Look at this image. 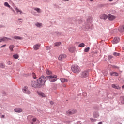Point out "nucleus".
<instances>
[{
  "mask_svg": "<svg viewBox=\"0 0 124 124\" xmlns=\"http://www.w3.org/2000/svg\"><path fill=\"white\" fill-rule=\"evenodd\" d=\"M47 81V78L46 77L44 76H41L40 78H39L38 80V84L40 88H41L42 86H44L45 85V82Z\"/></svg>",
  "mask_w": 124,
  "mask_h": 124,
  "instance_id": "nucleus-1",
  "label": "nucleus"
},
{
  "mask_svg": "<svg viewBox=\"0 0 124 124\" xmlns=\"http://www.w3.org/2000/svg\"><path fill=\"white\" fill-rule=\"evenodd\" d=\"M71 69L74 73H79L80 71H81V69H80V67L77 65H73L72 66Z\"/></svg>",
  "mask_w": 124,
  "mask_h": 124,
  "instance_id": "nucleus-2",
  "label": "nucleus"
},
{
  "mask_svg": "<svg viewBox=\"0 0 124 124\" xmlns=\"http://www.w3.org/2000/svg\"><path fill=\"white\" fill-rule=\"evenodd\" d=\"M28 119L30 120V123L31 124H38V122H37V119L33 118V116L30 115L28 117Z\"/></svg>",
  "mask_w": 124,
  "mask_h": 124,
  "instance_id": "nucleus-3",
  "label": "nucleus"
},
{
  "mask_svg": "<svg viewBox=\"0 0 124 124\" xmlns=\"http://www.w3.org/2000/svg\"><path fill=\"white\" fill-rule=\"evenodd\" d=\"M89 72L87 71H85L80 73V77L84 79L85 78H87V77L89 76Z\"/></svg>",
  "mask_w": 124,
  "mask_h": 124,
  "instance_id": "nucleus-4",
  "label": "nucleus"
},
{
  "mask_svg": "<svg viewBox=\"0 0 124 124\" xmlns=\"http://www.w3.org/2000/svg\"><path fill=\"white\" fill-rule=\"evenodd\" d=\"M57 75L48 76L47 77V78L49 79L50 82H56L57 79L55 78H57Z\"/></svg>",
  "mask_w": 124,
  "mask_h": 124,
  "instance_id": "nucleus-5",
  "label": "nucleus"
},
{
  "mask_svg": "<svg viewBox=\"0 0 124 124\" xmlns=\"http://www.w3.org/2000/svg\"><path fill=\"white\" fill-rule=\"evenodd\" d=\"M31 86H32V87H33V88H40L39 86V84H38V82L37 81H31Z\"/></svg>",
  "mask_w": 124,
  "mask_h": 124,
  "instance_id": "nucleus-6",
  "label": "nucleus"
},
{
  "mask_svg": "<svg viewBox=\"0 0 124 124\" xmlns=\"http://www.w3.org/2000/svg\"><path fill=\"white\" fill-rule=\"evenodd\" d=\"M23 92L24 93H26V94H31V91L29 90L28 89V86H25L23 88Z\"/></svg>",
  "mask_w": 124,
  "mask_h": 124,
  "instance_id": "nucleus-7",
  "label": "nucleus"
},
{
  "mask_svg": "<svg viewBox=\"0 0 124 124\" xmlns=\"http://www.w3.org/2000/svg\"><path fill=\"white\" fill-rule=\"evenodd\" d=\"M77 113V111L75 109H70L68 111H67V115H73V114H76Z\"/></svg>",
  "mask_w": 124,
  "mask_h": 124,
  "instance_id": "nucleus-8",
  "label": "nucleus"
},
{
  "mask_svg": "<svg viewBox=\"0 0 124 124\" xmlns=\"http://www.w3.org/2000/svg\"><path fill=\"white\" fill-rule=\"evenodd\" d=\"M108 19L110 21H113V20H115L116 19V16H115L114 15L109 14L108 16Z\"/></svg>",
  "mask_w": 124,
  "mask_h": 124,
  "instance_id": "nucleus-9",
  "label": "nucleus"
},
{
  "mask_svg": "<svg viewBox=\"0 0 124 124\" xmlns=\"http://www.w3.org/2000/svg\"><path fill=\"white\" fill-rule=\"evenodd\" d=\"M65 58H66V54H61L58 57V60L59 61H62L63 60H64Z\"/></svg>",
  "mask_w": 124,
  "mask_h": 124,
  "instance_id": "nucleus-10",
  "label": "nucleus"
},
{
  "mask_svg": "<svg viewBox=\"0 0 124 124\" xmlns=\"http://www.w3.org/2000/svg\"><path fill=\"white\" fill-rule=\"evenodd\" d=\"M41 45L40 44H37L33 46L34 50H35L36 51L38 50L39 48H40V46Z\"/></svg>",
  "mask_w": 124,
  "mask_h": 124,
  "instance_id": "nucleus-11",
  "label": "nucleus"
},
{
  "mask_svg": "<svg viewBox=\"0 0 124 124\" xmlns=\"http://www.w3.org/2000/svg\"><path fill=\"white\" fill-rule=\"evenodd\" d=\"M118 42H120V38L115 37L114 38L112 43L113 44H116L118 43Z\"/></svg>",
  "mask_w": 124,
  "mask_h": 124,
  "instance_id": "nucleus-12",
  "label": "nucleus"
},
{
  "mask_svg": "<svg viewBox=\"0 0 124 124\" xmlns=\"http://www.w3.org/2000/svg\"><path fill=\"white\" fill-rule=\"evenodd\" d=\"M14 111L16 113H22V112H23V109L20 108H17L14 109Z\"/></svg>",
  "mask_w": 124,
  "mask_h": 124,
  "instance_id": "nucleus-13",
  "label": "nucleus"
},
{
  "mask_svg": "<svg viewBox=\"0 0 124 124\" xmlns=\"http://www.w3.org/2000/svg\"><path fill=\"white\" fill-rule=\"evenodd\" d=\"M100 19H101L102 20H106V19H107L108 16L106 15L105 14H102L100 16Z\"/></svg>",
  "mask_w": 124,
  "mask_h": 124,
  "instance_id": "nucleus-14",
  "label": "nucleus"
},
{
  "mask_svg": "<svg viewBox=\"0 0 124 124\" xmlns=\"http://www.w3.org/2000/svg\"><path fill=\"white\" fill-rule=\"evenodd\" d=\"M8 40H10L9 38L3 37L0 38V42H2V41H7Z\"/></svg>",
  "mask_w": 124,
  "mask_h": 124,
  "instance_id": "nucleus-15",
  "label": "nucleus"
},
{
  "mask_svg": "<svg viewBox=\"0 0 124 124\" xmlns=\"http://www.w3.org/2000/svg\"><path fill=\"white\" fill-rule=\"evenodd\" d=\"M37 93L39 96H41L42 97H46L45 94L41 92H37Z\"/></svg>",
  "mask_w": 124,
  "mask_h": 124,
  "instance_id": "nucleus-16",
  "label": "nucleus"
},
{
  "mask_svg": "<svg viewBox=\"0 0 124 124\" xmlns=\"http://www.w3.org/2000/svg\"><path fill=\"white\" fill-rule=\"evenodd\" d=\"M69 51L71 53H74V52H75V47L71 46V47H69Z\"/></svg>",
  "mask_w": 124,
  "mask_h": 124,
  "instance_id": "nucleus-17",
  "label": "nucleus"
},
{
  "mask_svg": "<svg viewBox=\"0 0 124 124\" xmlns=\"http://www.w3.org/2000/svg\"><path fill=\"white\" fill-rule=\"evenodd\" d=\"M118 31H119L120 32H123V31H124V25H123L122 26H120V27L118 28Z\"/></svg>",
  "mask_w": 124,
  "mask_h": 124,
  "instance_id": "nucleus-18",
  "label": "nucleus"
},
{
  "mask_svg": "<svg viewBox=\"0 0 124 124\" xmlns=\"http://www.w3.org/2000/svg\"><path fill=\"white\" fill-rule=\"evenodd\" d=\"M110 74L111 76H119V73L116 72H111Z\"/></svg>",
  "mask_w": 124,
  "mask_h": 124,
  "instance_id": "nucleus-19",
  "label": "nucleus"
},
{
  "mask_svg": "<svg viewBox=\"0 0 124 124\" xmlns=\"http://www.w3.org/2000/svg\"><path fill=\"white\" fill-rule=\"evenodd\" d=\"M60 81H61V83H65L66 82H68V80L67 79H65L64 78H61Z\"/></svg>",
  "mask_w": 124,
  "mask_h": 124,
  "instance_id": "nucleus-20",
  "label": "nucleus"
},
{
  "mask_svg": "<svg viewBox=\"0 0 124 124\" xmlns=\"http://www.w3.org/2000/svg\"><path fill=\"white\" fill-rule=\"evenodd\" d=\"M15 10L16 11L17 13H19L21 15L23 14V12L21 10H19L18 8L16 7L15 8Z\"/></svg>",
  "mask_w": 124,
  "mask_h": 124,
  "instance_id": "nucleus-21",
  "label": "nucleus"
},
{
  "mask_svg": "<svg viewBox=\"0 0 124 124\" xmlns=\"http://www.w3.org/2000/svg\"><path fill=\"white\" fill-rule=\"evenodd\" d=\"M33 9L37 11L38 13H40V12H41V10L39 8H33Z\"/></svg>",
  "mask_w": 124,
  "mask_h": 124,
  "instance_id": "nucleus-22",
  "label": "nucleus"
},
{
  "mask_svg": "<svg viewBox=\"0 0 124 124\" xmlns=\"http://www.w3.org/2000/svg\"><path fill=\"white\" fill-rule=\"evenodd\" d=\"M14 39L19 40L23 39V38L20 36H17L14 37Z\"/></svg>",
  "mask_w": 124,
  "mask_h": 124,
  "instance_id": "nucleus-23",
  "label": "nucleus"
},
{
  "mask_svg": "<svg viewBox=\"0 0 124 124\" xmlns=\"http://www.w3.org/2000/svg\"><path fill=\"white\" fill-rule=\"evenodd\" d=\"M62 44V43L61 42H56L54 43V46H60Z\"/></svg>",
  "mask_w": 124,
  "mask_h": 124,
  "instance_id": "nucleus-24",
  "label": "nucleus"
},
{
  "mask_svg": "<svg viewBox=\"0 0 124 124\" xmlns=\"http://www.w3.org/2000/svg\"><path fill=\"white\" fill-rule=\"evenodd\" d=\"M36 27H38V28H40V27L42 26V23H36Z\"/></svg>",
  "mask_w": 124,
  "mask_h": 124,
  "instance_id": "nucleus-25",
  "label": "nucleus"
},
{
  "mask_svg": "<svg viewBox=\"0 0 124 124\" xmlns=\"http://www.w3.org/2000/svg\"><path fill=\"white\" fill-rule=\"evenodd\" d=\"M52 74V71H50L49 70H47L46 71V74L47 75H50V74Z\"/></svg>",
  "mask_w": 124,
  "mask_h": 124,
  "instance_id": "nucleus-26",
  "label": "nucleus"
},
{
  "mask_svg": "<svg viewBox=\"0 0 124 124\" xmlns=\"http://www.w3.org/2000/svg\"><path fill=\"white\" fill-rule=\"evenodd\" d=\"M78 47H80L81 48H83V47H85V44H84V43L80 44L78 45Z\"/></svg>",
  "mask_w": 124,
  "mask_h": 124,
  "instance_id": "nucleus-27",
  "label": "nucleus"
},
{
  "mask_svg": "<svg viewBox=\"0 0 124 124\" xmlns=\"http://www.w3.org/2000/svg\"><path fill=\"white\" fill-rule=\"evenodd\" d=\"M0 67H1V68H4L5 65L3 64V63H0Z\"/></svg>",
  "mask_w": 124,
  "mask_h": 124,
  "instance_id": "nucleus-28",
  "label": "nucleus"
},
{
  "mask_svg": "<svg viewBox=\"0 0 124 124\" xmlns=\"http://www.w3.org/2000/svg\"><path fill=\"white\" fill-rule=\"evenodd\" d=\"M14 59H19V55L18 54H15L13 55Z\"/></svg>",
  "mask_w": 124,
  "mask_h": 124,
  "instance_id": "nucleus-29",
  "label": "nucleus"
},
{
  "mask_svg": "<svg viewBox=\"0 0 124 124\" xmlns=\"http://www.w3.org/2000/svg\"><path fill=\"white\" fill-rule=\"evenodd\" d=\"M4 5H5V6H6L7 7H8L9 8H10V7H11L9 4H8V3L6 2L4 3Z\"/></svg>",
  "mask_w": 124,
  "mask_h": 124,
  "instance_id": "nucleus-30",
  "label": "nucleus"
},
{
  "mask_svg": "<svg viewBox=\"0 0 124 124\" xmlns=\"http://www.w3.org/2000/svg\"><path fill=\"white\" fill-rule=\"evenodd\" d=\"M14 48V45H11L9 46V49L10 51H13Z\"/></svg>",
  "mask_w": 124,
  "mask_h": 124,
  "instance_id": "nucleus-31",
  "label": "nucleus"
},
{
  "mask_svg": "<svg viewBox=\"0 0 124 124\" xmlns=\"http://www.w3.org/2000/svg\"><path fill=\"white\" fill-rule=\"evenodd\" d=\"M113 55L115 56V57H118V56H120V53H117V52H114Z\"/></svg>",
  "mask_w": 124,
  "mask_h": 124,
  "instance_id": "nucleus-32",
  "label": "nucleus"
},
{
  "mask_svg": "<svg viewBox=\"0 0 124 124\" xmlns=\"http://www.w3.org/2000/svg\"><path fill=\"white\" fill-rule=\"evenodd\" d=\"M112 88H114V89H118L119 88V86H118L115 84H112Z\"/></svg>",
  "mask_w": 124,
  "mask_h": 124,
  "instance_id": "nucleus-33",
  "label": "nucleus"
},
{
  "mask_svg": "<svg viewBox=\"0 0 124 124\" xmlns=\"http://www.w3.org/2000/svg\"><path fill=\"white\" fill-rule=\"evenodd\" d=\"M89 51H90V47H87L84 50V52H89Z\"/></svg>",
  "mask_w": 124,
  "mask_h": 124,
  "instance_id": "nucleus-34",
  "label": "nucleus"
},
{
  "mask_svg": "<svg viewBox=\"0 0 124 124\" xmlns=\"http://www.w3.org/2000/svg\"><path fill=\"white\" fill-rule=\"evenodd\" d=\"M32 76L33 77L34 79H36V76L34 73H32Z\"/></svg>",
  "mask_w": 124,
  "mask_h": 124,
  "instance_id": "nucleus-35",
  "label": "nucleus"
},
{
  "mask_svg": "<svg viewBox=\"0 0 124 124\" xmlns=\"http://www.w3.org/2000/svg\"><path fill=\"white\" fill-rule=\"evenodd\" d=\"M93 117H94V118H98V117H99V114H98L97 113L96 114H94Z\"/></svg>",
  "mask_w": 124,
  "mask_h": 124,
  "instance_id": "nucleus-36",
  "label": "nucleus"
},
{
  "mask_svg": "<svg viewBox=\"0 0 124 124\" xmlns=\"http://www.w3.org/2000/svg\"><path fill=\"white\" fill-rule=\"evenodd\" d=\"M7 64H8V65H11V64H12V62L8 61Z\"/></svg>",
  "mask_w": 124,
  "mask_h": 124,
  "instance_id": "nucleus-37",
  "label": "nucleus"
},
{
  "mask_svg": "<svg viewBox=\"0 0 124 124\" xmlns=\"http://www.w3.org/2000/svg\"><path fill=\"white\" fill-rule=\"evenodd\" d=\"M90 120L91 121V122H96V119H94L93 118H90Z\"/></svg>",
  "mask_w": 124,
  "mask_h": 124,
  "instance_id": "nucleus-38",
  "label": "nucleus"
},
{
  "mask_svg": "<svg viewBox=\"0 0 124 124\" xmlns=\"http://www.w3.org/2000/svg\"><path fill=\"white\" fill-rule=\"evenodd\" d=\"M108 59L109 60H111V59H113V56L112 55L108 56Z\"/></svg>",
  "mask_w": 124,
  "mask_h": 124,
  "instance_id": "nucleus-39",
  "label": "nucleus"
},
{
  "mask_svg": "<svg viewBox=\"0 0 124 124\" xmlns=\"http://www.w3.org/2000/svg\"><path fill=\"white\" fill-rule=\"evenodd\" d=\"M121 103L123 104H124V97L122 98V100L121 101Z\"/></svg>",
  "mask_w": 124,
  "mask_h": 124,
  "instance_id": "nucleus-40",
  "label": "nucleus"
},
{
  "mask_svg": "<svg viewBox=\"0 0 124 124\" xmlns=\"http://www.w3.org/2000/svg\"><path fill=\"white\" fill-rule=\"evenodd\" d=\"M6 46V45H3V46H1L0 48H3V47H5Z\"/></svg>",
  "mask_w": 124,
  "mask_h": 124,
  "instance_id": "nucleus-41",
  "label": "nucleus"
},
{
  "mask_svg": "<svg viewBox=\"0 0 124 124\" xmlns=\"http://www.w3.org/2000/svg\"><path fill=\"white\" fill-rule=\"evenodd\" d=\"M50 104L51 105H53V104H54V102L51 101V102H50Z\"/></svg>",
  "mask_w": 124,
  "mask_h": 124,
  "instance_id": "nucleus-42",
  "label": "nucleus"
},
{
  "mask_svg": "<svg viewBox=\"0 0 124 124\" xmlns=\"http://www.w3.org/2000/svg\"><path fill=\"white\" fill-rule=\"evenodd\" d=\"M98 124H102V122H100L98 123Z\"/></svg>",
  "mask_w": 124,
  "mask_h": 124,
  "instance_id": "nucleus-43",
  "label": "nucleus"
},
{
  "mask_svg": "<svg viewBox=\"0 0 124 124\" xmlns=\"http://www.w3.org/2000/svg\"><path fill=\"white\" fill-rule=\"evenodd\" d=\"M63 1H68L69 0H62Z\"/></svg>",
  "mask_w": 124,
  "mask_h": 124,
  "instance_id": "nucleus-44",
  "label": "nucleus"
},
{
  "mask_svg": "<svg viewBox=\"0 0 124 124\" xmlns=\"http://www.w3.org/2000/svg\"><path fill=\"white\" fill-rule=\"evenodd\" d=\"M1 118H4V115H2Z\"/></svg>",
  "mask_w": 124,
  "mask_h": 124,
  "instance_id": "nucleus-45",
  "label": "nucleus"
},
{
  "mask_svg": "<svg viewBox=\"0 0 124 124\" xmlns=\"http://www.w3.org/2000/svg\"><path fill=\"white\" fill-rule=\"evenodd\" d=\"M90 1H93V0H90Z\"/></svg>",
  "mask_w": 124,
  "mask_h": 124,
  "instance_id": "nucleus-46",
  "label": "nucleus"
},
{
  "mask_svg": "<svg viewBox=\"0 0 124 124\" xmlns=\"http://www.w3.org/2000/svg\"><path fill=\"white\" fill-rule=\"evenodd\" d=\"M113 0H109V1H113Z\"/></svg>",
  "mask_w": 124,
  "mask_h": 124,
  "instance_id": "nucleus-47",
  "label": "nucleus"
},
{
  "mask_svg": "<svg viewBox=\"0 0 124 124\" xmlns=\"http://www.w3.org/2000/svg\"><path fill=\"white\" fill-rule=\"evenodd\" d=\"M123 50L124 51V47H123Z\"/></svg>",
  "mask_w": 124,
  "mask_h": 124,
  "instance_id": "nucleus-48",
  "label": "nucleus"
},
{
  "mask_svg": "<svg viewBox=\"0 0 124 124\" xmlns=\"http://www.w3.org/2000/svg\"><path fill=\"white\" fill-rule=\"evenodd\" d=\"M63 87H65V85H63Z\"/></svg>",
  "mask_w": 124,
  "mask_h": 124,
  "instance_id": "nucleus-49",
  "label": "nucleus"
},
{
  "mask_svg": "<svg viewBox=\"0 0 124 124\" xmlns=\"http://www.w3.org/2000/svg\"><path fill=\"white\" fill-rule=\"evenodd\" d=\"M19 20H22V19H18Z\"/></svg>",
  "mask_w": 124,
  "mask_h": 124,
  "instance_id": "nucleus-50",
  "label": "nucleus"
}]
</instances>
